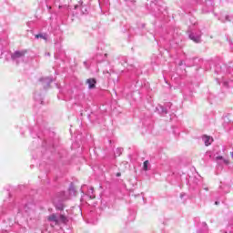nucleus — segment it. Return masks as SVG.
Masks as SVG:
<instances>
[{"label":"nucleus","mask_w":233,"mask_h":233,"mask_svg":"<svg viewBox=\"0 0 233 233\" xmlns=\"http://www.w3.org/2000/svg\"><path fill=\"white\" fill-rule=\"evenodd\" d=\"M94 198H96V196H94V195H91V196H90V198H91V199Z\"/></svg>","instance_id":"obj_14"},{"label":"nucleus","mask_w":233,"mask_h":233,"mask_svg":"<svg viewBox=\"0 0 233 233\" xmlns=\"http://www.w3.org/2000/svg\"><path fill=\"white\" fill-rule=\"evenodd\" d=\"M116 177H121V173H116Z\"/></svg>","instance_id":"obj_12"},{"label":"nucleus","mask_w":233,"mask_h":233,"mask_svg":"<svg viewBox=\"0 0 233 233\" xmlns=\"http://www.w3.org/2000/svg\"><path fill=\"white\" fill-rule=\"evenodd\" d=\"M39 37H41L42 39H46V37H45L43 35H36L35 38L39 39Z\"/></svg>","instance_id":"obj_8"},{"label":"nucleus","mask_w":233,"mask_h":233,"mask_svg":"<svg viewBox=\"0 0 233 233\" xmlns=\"http://www.w3.org/2000/svg\"><path fill=\"white\" fill-rule=\"evenodd\" d=\"M215 205H219V202L216 201V202H215Z\"/></svg>","instance_id":"obj_15"},{"label":"nucleus","mask_w":233,"mask_h":233,"mask_svg":"<svg viewBox=\"0 0 233 233\" xmlns=\"http://www.w3.org/2000/svg\"><path fill=\"white\" fill-rule=\"evenodd\" d=\"M165 114H167V111H164Z\"/></svg>","instance_id":"obj_18"},{"label":"nucleus","mask_w":233,"mask_h":233,"mask_svg":"<svg viewBox=\"0 0 233 233\" xmlns=\"http://www.w3.org/2000/svg\"><path fill=\"white\" fill-rule=\"evenodd\" d=\"M143 168H144V170H148V160H146V161L144 162Z\"/></svg>","instance_id":"obj_7"},{"label":"nucleus","mask_w":233,"mask_h":233,"mask_svg":"<svg viewBox=\"0 0 233 233\" xmlns=\"http://www.w3.org/2000/svg\"><path fill=\"white\" fill-rule=\"evenodd\" d=\"M206 190H208V188L206 187Z\"/></svg>","instance_id":"obj_19"},{"label":"nucleus","mask_w":233,"mask_h":233,"mask_svg":"<svg viewBox=\"0 0 233 233\" xmlns=\"http://www.w3.org/2000/svg\"><path fill=\"white\" fill-rule=\"evenodd\" d=\"M60 210H63V207L58 208Z\"/></svg>","instance_id":"obj_16"},{"label":"nucleus","mask_w":233,"mask_h":233,"mask_svg":"<svg viewBox=\"0 0 233 233\" xmlns=\"http://www.w3.org/2000/svg\"><path fill=\"white\" fill-rule=\"evenodd\" d=\"M47 219L55 225H61V223L68 222V218L65 215L52 214L47 218Z\"/></svg>","instance_id":"obj_1"},{"label":"nucleus","mask_w":233,"mask_h":233,"mask_svg":"<svg viewBox=\"0 0 233 233\" xmlns=\"http://www.w3.org/2000/svg\"><path fill=\"white\" fill-rule=\"evenodd\" d=\"M230 154H231V157H233V152H231Z\"/></svg>","instance_id":"obj_17"},{"label":"nucleus","mask_w":233,"mask_h":233,"mask_svg":"<svg viewBox=\"0 0 233 233\" xmlns=\"http://www.w3.org/2000/svg\"><path fill=\"white\" fill-rule=\"evenodd\" d=\"M223 161H224V163H225L226 165H228V160L223 159Z\"/></svg>","instance_id":"obj_10"},{"label":"nucleus","mask_w":233,"mask_h":233,"mask_svg":"<svg viewBox=\"0 0 233 233\" xmlns=\"http://www.w3.org/2000/svg\"><path fill=\"white\" fill-rule=\"evenodd\" d=\"M91 193L94 192V187H90Z\"/></svg>","instance_id":"obj_13"},{"label":"nucleus","mask_w":233,"mask_h":233,"mask_svg":"<svg viewBox=\"0 0 233 233\" xmlns=\"http://www.w3.org/2000/svg\"><path fill=\"white\" fill-rule=\"evenodd\" d=\"M218 159H223V157H217V161H218Z\"/></svg>","instance_id":"obj_11"},{"label":"nucleus","mask_w":233,"mask_h":233,"mask_svg":"<svg viewBox=\"0 0 233 233\" xmlns=\"http://www.w3.org/2000/svg\"><path fill=\"white\" fill-rule=\"evenodd\" d=\"M25 52V51H15L13 55H12V59H19L21 57H24Z\"/></svg>","instance_id":"obj_3"},{"label":"nucleus","mask_w":233,"mask_h":233,"mask_svg":"<svg viewBox=\"0 0 233 233\" xmlns=\"http://www.w3.org/2000/svg\"><path fill=\"white\" fill-rule=\"evenodd\" d=\"M203 141H204L206 147H209V145H212V142L214 141V139L208 136H204Z\"/></svg>","instance_id":"obj_4"},{"label":"nucleus","mask_w":233,"mask_h":233,"mask_svg":"<svg viewBox=\"0 0 233 233\" xmlns=\"http://www.w3.org/2000/svg\"><path fill=\"white\" fill-rule=\"evenodd\" d=\"M86 83L88 85V88H96V79L89 78L86 80Z\"/></svg>","instance_id":"obj_5"},{"label":"nucleus","mask_w":233,"mask_h":233,"mask_svg":"<svg viewBox=\"0 0 233 233\" xmlns=\"http://www.w3.org/2000/svg\"><path fill=\"white\" fill-rule=\"evenodd\" d=\"M69 192L70 194H76V190L74 189V187H70Z\"/></svg>","instance_id":"obj_9"},{"label":"nucleus","mask_w":233,"mask_h":233,"mask_svg":"<svg viewBox=\"0 0 233 233\" xmlns=\"http://www.w3.org/2000/svg\"><path fill=\"white\" fill-rule=\"evenodd\" d=\"M189 38L191 41H194V43H201V33H191Z\"/></svg>","instance_id":"obj_2"},{"label":"nucleus","mask_w":233,"mask_h":233,"mask_svg":"<svg viewBox=\"0 0 233 233\" xmlns=\"http://www.w3.org/2000/svg\"><path fill=\"white\" fill-rule=\"evenodd\" d=\"M122 152H123V148H117V149L116 150L115 154H116V156H121Z\"/></svg>","instance_id":"obj_6"}]
</instances>
